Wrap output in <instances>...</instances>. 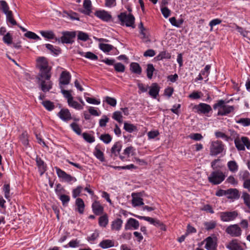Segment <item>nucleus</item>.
I'll return each instance as SVG.
<instances>
[{
    "instance_id": "1",
    "label": "nucleus",
    "mask_w": 250,
    "mask_h": 250,
    "mask_svg": "<svg viewBox=\"0 0 250 250\" xmlns=\"http://www.w3.org/2000/svg\"><path fill=\"white\" fill-rule=\"evenodd\" d=\"M37 62V66L39 69L37 76V83L43 92L49 91L52 87V83L50 80L51 67L48 65L47 59L44 57H39Z\"/></svg>"
},
{
    "instance_id": "2",
    "label": "nucleus",
    "mask_w": 250,
    "mask_h": 250,
    "mask_svg": "<svg viewBox=\"0 0 250 250\" xmlns=\"http://www.w3.org/2000/svg\"><path fill=\"white\" fill-rule=\"evenodd\" d=\"M227 103V102H226L223 100H220L213 105V108L214 109L219 108L217 113L218 115H226L233 111L234 107L233 106L226 105V104Z\"/></svg>"
},
{
    "instance_id": "3",
    "label": "nucleus",
    "mask_w": 250,
    "mask_h": 250,
    "mask_svg": "<svg viewBox=\"0 0 250 250\" xmlns=\"http://www.w3.org/2000/svg\"><path fill=\"white\" fill-rule=\"evenodd\" d=\"M61 38H56V41L62 43L71 44L74 42L76 36L75 31H64Z\"/></svg>"
},
{
    "instance_id": "4",
    "label": "nucleus",
    "mask_w": 250,
    "mask_h": 250,
    "mask_svg": "<svg viewBox=\"0 0 250 250\" xmlns=\"http://www.w3.org/2000/svg\"><path fill=\"white\" fill-rule=\"evenodd\" d=\"M118 18L122 24L125 23L127 27H135L134 26L135 18L132 14L127 15L125 13H122L118 16Z\"/></svg>"
},
{
    "instance_id": "5",
    "label": "nucleus",
    "mask_w": 250,
    "mask_h": 250,
    "mask_svg": "<svg viewBox=\"0 0 250 250\" xmlns=\"http://www.w3.org/2000/svg\"><path fill=\"white\" fill-rule=\"evenodd\" d=\"M224 149V145L220 141H212L210 146V154L216 156L222 153Z\"/></svg>"
},
{
    "instance_id": "6",
    "label": "nucleus",
    "mask_w": 250,
    "mask_h": 250,
    "mask_svg": "<svg viewBox=\"0 0 250 250\" xmlns=\"http://www.w3.org/2000/svg\"><path fill=\"white\" fill-rule=\"evenodd\" d=\"M225 178V174L220 170L212 172L210 176L208 177L209 181L214 185L221 183L224 180Z\"/></svg>"
},
{
    "instance_id": "7",
    "label": "nucleus",
    "mask_w": 250,
    "mask_h": 250,
    "mask_svg": "<svg viewBox=\"0 0 250 250\" xmlns=\"http://www.w3.org/2000/svg\"><path fill=\"white\" fill-rule=\"evenodd\" d=\"M234 143L236 147L239 150H244L245 149V146L248 149L250 147V141L246 137H242L240 139L239 138L235 139Z\"/></svg>"
},
{
    "instance_id": "8",
    "label": "nucleus",
    "mask_w": 250,
    "mask_h": 250,
    "mask_svg": "<svg viewBox=\"0 0 250 250\" xmlns=\"http://www.w3.org/2000/svg\"><path fill=\"white\" fill-rule=\"evenodd\" d=\"M204 241L206 242L205 248L207 250H217V238L214 235L207 237Z\"/></svg>"
},
{
    "instance_id": "9",
    "label": "nucleus",
    "mask_w": 250,
    "mask_h": 250,
    "mask_svg": "<svg viewBox=\"0 0 250 250\" xmlns=\"http://www.w3.org/2000/svg\"><path fill=\"white\" fill-rule=\"evenodd\" d=\"M58 176L62 181L68 183H73L76 181L75 177L71 176L70 175L67 174L65 171L61 169L60 168L55 167Z\"/></svg>"
},
{
    "instance_id": "10",
    "label": "nucleus",
    "mask_w": 250,
    "mask_h": 250,
    "mask_svg": "<svg viewBox=\"0 0 250 250\" xmlns=\"http://www.w3.org/2000/svg\"><path fill=\"white\" fill-rule=\"evenodd\" d=\"M55 192L58 196L59 199L61 201L62 205L63 207L67 206L70 198L69 196L64 194V188H55Z\"/></svg>"
},
{
    "instance_id": "11",
    "label": "nucleus",
    "mask_w": 250,
    "mask_h": 250,
    "mask_svg": "<svg viewBox=\"0 0 250 250\" xmlns=\"http://www.w3.org/2000/svg\"><path fill=\"white\" fill-rule=\"evenodd\" d=\"M226 232L232 237H239L241 234V229L237 224L231 225L227 227Z\"/></svg>"
},
{
    "instance_id": "12",
    "label": "nucleus",
    "mask_w": 250,
    "mask_h": 250,
    "mask_svg": "<svg viewBox=\"0 0 250 250\" xmlns=\"http://www.w3.org/2000/svg\"><path fill=\"white\" fill-rule=\"evenodd\" d=\"M238 215L236 211H225L220 214L221 219L224 222H229L233 220Z\"/></svg>"
},
{
    "instance_id": "13",
    "label": "nucleus",
    "mask_w": 250,
    "mask_h": 250,
    "mask_svg": "<svg viewBox=\"0 0 250 250\" xmlns=\"http://www.w3.org/2000/svg\"><path fill=\"white\" fill-rule=\"evenodd\" d=\"M194 108L197 110L198 113L207 114L212 109L210 105L205 103H200L194 106Z\"/></svg>"
},
{
    "instance_id": "14",
    "label": "nucleus",
    "mask_w": 250,
    "mask_h": 250,
    "mask_svg": "<svg viewBox=\"0 0 250 250\" xmlns=\"http://www.w3.org/2000/svg\"><path fill=\"white\" fill-rule=\"evenodd\" d=\"M226 196L228 199L237 200L239 198L240 194L236 188H228L226 190Z\"/></svg>"
},
{
    "instance_id": "15",
    "label": "nucleus",
    "mask_w": 250,
    "mask_h": 250,
    "mask_svg": "<svg viewBox=\"0 0 250 250\" xmlns=\"http://www.w3.org/2000/svg\"><path fill=\"white\" fill-rule=\"evenodd\" d=\"M36 165L38 167L40 175H42L46 170V165L38 156L36 158Z\"/></svg>"
},
{
    "instance_id": "16",
    "label": "nucleus",
    "mask_w": 250,
    "mask_h": 250,
    "mask_svg": "<svg viewBox=\"0 0 250 250\" xmlns=\"http://www.w3.org/2000/svg\"><path fill=\"white\" fill-rule=\"evenodd\" d=\"M93 213L96 215H100L104 212V208L99 201H94L92 205Z\"/></svg>"
},
{
    "instance_id": "17",
    "label": "nucleus",
    "mask_w": 250,
    "mask_h": 250,
    "mask_svg": "<svg viewBox=\"0 0 250 250\" xmlns=\"http://www.w3.org/2000/svg\"><path fill=\"white\" fill-rule=\"evenodd\" d=\"M139 227V221L134 218H130L127 220L125 225V230H127L130 229L131 228H133L134 229H138Z\"/></svg>"
},
{
    "instance_id": "18",
    "label": "nucleus",
    "mask_w": 250,
    "mask_h": 250,
    "mask_svg": "<svg viewBox=\"0 0 250 250\" xmlns=\"http://www.w3.org/2000/svg\"><path fill=\"white\" fill-rule=\"evenodd\" d=\"M148 88L149 91L148 94L152 98L155 99L159 94L160 87L157 83H153Z\"/></svg>"
},
{
    "instance_id": "19",
    "label": "nucleus",
    "mask_w": 250,
    "mask_h": 250,
    "mask_svg": "<svg viewBox=\"0 0 250 250\" xmlns=\"http://www.w3.org/2000/svg\"><path fill=\"white\" fill-rule=\"evenodd\" d=\"M71 76L68 72L62 71L60 78V84L67 85L69 83Z\"/></svg>"
},
{
    "instance_id": "20",
    "label": "nucleus",
    "mask_w": 250,
    "mask_h": 250,
    "mask_svg": "<svg viewBox=\"0 0 250 250\" xmlns=\"http://www.w3.org/2000/svg\"><path fill=\"white\" fill-rule=\"evenodd\" d=\"M229 250H243V248L237 239H233L226 246Z\"/></svg>"
},
{
    "instance_id": "21",
    "label": "nucleus",
    "mask_w": 250,
    "mask_h": 250,
    "mask_svg": "<svg viewBox=\"0 0 250 250\" xmlns=\"http://www.w3.org/2000/svg\"><path fill=\"white\" fill-rule=\"evenodd\" d=\"M141 193H132V204L134 207L144 205L143 199L140 197Z\"/></svg>"
},
{
    "instance_id": "22",
    "label": "nucleus",
    "mask_w": 250,
    "mask_h": 250,
    "mask_svg": "<svg viewBox=\"0 0 250 250\" xmlns=\"http://www.w3.org/2000/svg\"><path fill=\"white\" fill-rule=\"evenodd\" d=\"M146 221L149 222L151 224H152L154 226L159 228L160 229L163 230H166V226L164 225V224L162 222H161L158 219L153 218L150 217H147Z\"/></svg>"
},
{
    "instance_id": "23",
    "label": "nucleus",
    "mask_w": 250,
    "mask_h": 250,
    "mask_svg": "<svg viewBox=\"0 0 250 250\" xmlns=\"http://www.w3.org/2000/svg\"><path fill=\"white\" fill-rule=\"evenodd\" d=\"M95 16L104 21H108L111 19V16L104 10L98 11L95 12Z\"/></svg>"
},
{
    "instance_id": "24",
    "label": "nucleus",
    "mask_w": 250,
    "mask_h": 250,
    "mask_svg": "<svg viewBox=\"0 0 250 250\" xmlns=\"http://www.w3.org/2000/svg\"><path fill=\"white\" fill-rule=\"evenodd\" d=\"M58 116L63 121H67L71 119V115L67 109H62L58 114Z\"/></svg>"
},
{
    "instance_id": "25",
    "label": "nucleus",
    "mask_w": 250,
    "mask_h": 250,
    "mask_svg": "<svg viewBox=\"0 0 250 250\" xmlns=\"http://www.w3.org/2000/svg\"><path fill=\"white\" fill-rule=\"evenodd\" d=\"M115 243L112 240L105 239L102 240L99 244V246L104 249L110 248L114 246Z\"/></svg>"
},
{
    "instance_id": "26",
    "label": "nucleus",
    "mask_w": 250,
    "mask_h": 250,
    "mask_svg": "<svg viewBox=\"0 0 250 250\" xmlns=\"http://www.w3.org/2000/svg\"><path fill=\"white\" fill-rule=\"evenodd\" d=\"M130 69L132 72L140 75L142 73V68L137 62H132L130 64Z\"/></svg>"
},
{
    "instance_id": "27",
    "label": "nucleus",
    "mask_w": 250,
    "mask_h": 250,
    "mask_svg": "<svg viewBox=\"0 0 250 250\" xmlns=\"http://www.w3.org/2000/svg\"><path fill=\"white\" fill-rule=\"evenodd\" d=\"M123 221L121 219L117 218L112 222L111 229L112 230H119L122 226Z\"/></svg>"
},
{
    "instance_id": "28",
    "label": "nucleus",
    "mask_w": 250,
    "mask_h": 250,
    "mask_svg": "<svg viewBox=\"0 0 250 250\" xmlns=\"http://www.w3.org/2000/svg\"><path fill=\"white\" fill-rule=\"evenodd\" d=\"M170 58V54L168 52L164 50L160 52L159 54L154 58V59L156 61H161L164 59H169Z\"/></svg>"
},
{
    "instance_id": "29",
    "label": "nucleus",
    "mask_w": 250,
    "mask_h": 250,
    "mask_svg": "<svg viewBox=\"0 0 250 250\" xmlns=\"http://www.w3.org/2000/svg\"><path fill=\"white\" fill-rule=\"evenodd\" d=\"M76 205L77 207V211L80 213L83 214L84 209V203L83 200L80 198L76 200Z\"/></svg>"
},
{
    "instance_id": "30",
    "label": "nucleus",
    "mask_w": 250,
    "mask_h": 250,
    "mask_svg": "<svg viewBox=\"0 0 250 250\" xmlns=\"http://www.w3.org/2000/svg\"><path fill=\"white\" fill-rule=\"evenodd\" d=\"M122 145L121 143L119 142H116L111 148V152L112 154L114 155L115 156H117L119 154Z\"/></svg>"
},
{
    "instance_id": "31",
    "label": "nucleus",
    "mask_w": 250,
    "mask_h": 250,
    "mask_svg": "<svg viewBox=\"0 0 250 250\" xmlns=\"http://www.w3.org/2000/svg\"><path fill=\"white\" fill-rule=\"evenodd\" d=\"M83 6L85 9L83 13L86 15H90L91 13L92 6L90 0H84Z\"/></svg>"
},
{
    "instance_id": "32",
    "label": "nucleus",
    "mask_w": 250,
    "mask_h": 250,
    "mask_svg": "<svg viewBox=\"0 0 250 250\" xmlns=\"http://www.w3.org/2000/svg\"><path fill=\"white\" fill-rule=\"evenodd\" d=\"M108 223V216L106 214L100 216L99 218V225L100 226L105 228Z\"/></svg>"
},
{
    "instance_id": "33",
    "label": "nucleus",
    "mask_w": 250,
    "mask_h": 250,
    "mask_svg": "<svg viewBox=\"0 0 250 250\" xmlns=\"http://www.w3.org/2000/svg\"><path fill=\"white\" fill-rule=\"evenodd\" d=\"M69 106L77 110H81L83 108V106L79 104L77 102L73 100V98L67 102Z\"/></svg>"
},
{
    "instance_id": "34",
    "label": "nucleus",
    "mask_w": 250,
    "mask_h": 250,
    "mask_svg": "<svg viewBox=\"0 0 250 250\" xmlns=\"http://www.w3.org/2000/svg\"><path fill=\"white\" fill-rule=\"evenodd\" d=\"M229 169L232 172H235L238 170V166L235 161H230L228 163Z\"/></svg>"
},
{
    "instance_id": "35",
    "label": "nucleus",
    "mask_w": 250,
    "mask_h": 250,
    "mask_svg": "<svg viewBox=\"0 0 250 250\" xmlns=\"http://www.w3.org/2000/svg\"><path fill=\"white\" fill-rule=\"evenodd\" d=\"M40 34L43 37L48 39H53L55 36L53 32L52 31H41Z\"/></svg>"
},
{
    "instance_id": "36",
    "label": "nucleus",
    "mask_w": 250,
    "mask_h": 250,
    "mask_svg": "<svg viewBox=\"0 0 250 250\" xmlns=\"http://www.w3.org/2000/svg\"><path fill=\"white\" fill-rule=\"evenodd\" d=\"M99 47L104 52H108L113 48L112 45L105 43H100Z\"/></svg>"
},
{
    "instance_id": "37",
    "label": "nucleus",
    "mask_w": 250,
    "mask_h": 250,
    "mask_svg": "<svg viewBox=\"0 0 250 250\" xmlns=\"http://www.w3.org/2000/svg\"><path fill=\"white\" fill-rule=\"evenodd\" d=\"M94 153L96 158L100 161L102 162H104V161L103 152L101 151L97 147H95Z\"/></svg>"
},
{
    "instance_id": "38",
    "label": "nucleus",
    "mask_w": 250,
    "mask_h": 250,
    "mask_svg": "<svg viewBox=\"0 0 250 250\" xmlns=\"http://www.w3.org/2000/svg\"><path fill=\"white\" fill-rule=\"evenodd\" d=\"M99 232L95 230L94 232L90 236L87 237V240L91 243H93L99 236Z\"/></svg>"
},
{
    "instance_id": "39",
    "label": "nucleus",
    "mask_w": 250,
    "mask_h": 250,
    "mask_svg": "<svg viewBox=\"0 0 250 250\" xmlns=\"http://www.w3.org/2000/svg\"><path fill=\"white\" fill-rule=\"evenodd\" d=\"M124 128L127 132L131 133L137 130L136 127L133 124H129L125 122L124 123Z\"/></svg>"
},
{
    "instance_id": "40",
    "label": "nucleus",
    "mask_w": 250,
    "mask_h": 250,
    "mask_svg": "<svg viewBox=\"0 0 250 250\" xmlns=\"http://www.w3.org/2000/svg\"><path fill=\"white\" fill-rule=\"evenodd\" d=\"M205 229L207 230L212 229L216 226V223L214 221L206 222L204 223Z\"/></svg>"
},
{
    "instance_id": "41",
    "label": "nucleus",
    "mask_w": 250,
    "mask_h": 250,
    "mask_svg": "<svg viewBox=\"0 0 250 250\" xmlns=\"http://www.w3.org/2000/svg\"><path fill=\"white\" fill-rule=\"evenodd\" d=\"M155 69L152 64H148L147 65L146 73L147 77L148 79L152 78L153 73Z\"/></svg>"
},
{
    "instance_id": "42",
    "label": "nucleus",
    "mask_w": 250,
    "mask_h": 250,
    "mask_svg": "<svg viewBox=\"0 0 250 250\" xmlns=\"http://www.w3.org/2000/svg\"><path fill=\"white\" fill-rule=\"evenodd\" d=\"M237 124H241L244 126H247L250 125V118H240L236 120Z\"/></svg>"
},
{
    "instance_id": "43",
    "label": "nucleus",
    "mask_w": 250,
    "mask_h": 250,
    "mask_svg": "<svg viewBox=\"0 0 250 250\" xmlns=\"http://www.w3.org/2000/svg\"><path fill=\"white\" fill-rule=\"evenodd\" d=\"M24 36L27 38L35 40H40V38L35 33L31 31H27L24 34Z\"/></svg>"
},
{
    "instance_id": "44",
    "label": "nucleus",
    "mask_w": 250,
    "mask_h": 250,
    "mask_svg": "<svg viewBox=\"0 0 250 250\" xmlns=\"http://www.w3.org/2000/svg\"><path fill=\"white\" fill-rule=\"evenodd\" d=\"M0 3L1 6V9L5 15L11 11L9 10V7L6 1L1 0L0 1Z\"/></svg>"
},
{
    "instance_id": "45",
    "label": "nucleus",
    "mask_w": 250,
    "mask_h": 250,
    "mask_svg": "<svg viewBox=\"0 0 250 250\" xmlns=\"http://www.w3.org/2000/svg\"><path fill=\"white\" fill-rule=\"evenodd\" d=\"M46 47L55 55H58L60 52V49L59 48H55L50 44H45Z\"/></svg>"
},
{
    "instance_id": "46",
    "label": "nucleus",
    "mask_w": 250,
    "mask_h": 250,
    "mask_svg": "<svg viewBox=\"0 0 250 250\" xmlns=\"http://www.w3.org/2000/svg\"><path fill=\"white\" fill-rule=\"evenodd\" d=\"M79 246V241L77 239L72 240L70 241L68 244L64 245V248H67L68 247L71 248H77Z\"/></svg>"
},
{
    "instance_id": "47",
    "label": "nucleus",
    "mask_w": 250,
    "mask_h": 250,
    "mask_svg": "<svg viewBox=\"0 0 250 250\" xmlns=\"http://www.w3.org/2000/svg\"><path fill=\"white\" fill-rule=\"evenodd\" d=\"M100 139L105 144H109L112 140V137L108 134H102Z\"/></svg>"
},
{
    "instance_id": "48",
    "label": "nucleus",
    "mask_w": 250,
    "mask_h": 250,
    "mask_svg": "<svg viewBox=\"0 0 250 250\" xmlns=\"http://www.w3.org/2000/svg\"><path fill=\"white\" fill-rule=\"evenodd\" d=\"M89 39V36L87 34L84 33L82 31H79L78 34V39L83 41H86Z\"/></svg>"
},
{
    "instance_id": "49",
    "label": "nucleus",
    "mask_w": 250,
    "mask_h": 250,
    "mask_svg": "<svg viewBox=\"0 0 250 250\" xmlns=\"http://www.w3.org/2000/svg\"><path fill=\"white\" fill-rule=\"evenodd\" d=\"M43 105L49 111H51L54 108L53 103L49 101H45L42 102Z\"/></svg>"
},
{
    "instance_id": "50",
    "label": "nucleus",
    "mask_w": 250,
    "mask_h": 250,
    "mask_svg": "<svg viewBox=\"0 0 250 250\" xmlns=\"http://www.w3.org/2000/svg\"><path fill=\"white\" fill-rule=\"evenodd\" d=\"M122 117V114L120 111H115L113 114L112 118L120 123L123 122Z\"/></svg>"
},
{
    "instance_id": "51",
    "label": "nucleus",
    "mask_w": 250,
    "mask_h": 250,
    "mask_svg": "<svg viewBox=\"0 0 250 250\" xmlns=\"http://www.w3.org/2000/svg\"><path fill=\"white\" fill-rule=\"evenodd\" d=\"M6 20L7 21L10 22L13 25H17V22L13 18L12 11L6 14Z\"/></svg>"
},
{
    "instance_id": "52",
    "label": "nucleus",
    "mask_w": 250,
    "mask_h": 250,
    "mask_svg": "<svg viewBox=\"0 0 250 250\" xmlns=\"http://www.w3.org/2000/svg\"><path fill=\"white\" fill-rule=\"evenodd\" d=\"M114 68L118 72H124L125 70V66L122 63L118 62L114 64Z\"/></svg>"
},
{
    "instance_id": "53",
    "label": "nucleus",
    "mask_w": 250,
    "mask_h": 250,
    "mask_svg": "<svg viewBox=\"0 0 250 250\" xmlns=\"http://www.w3.org/2000/svg\"><path fill=\"white\" fill-rule=\"evenodd\" d=\"M2 40L3 42L7 44H10L12 42V37L9 33H7L4 35Z\"/></svg>"
},
{
    "instance_id": "54",
    "label": "nucleus",
    "mask_w": 250,
    "mask_h": 250,
    "mask_svg": "<svg viewBox=\"0 0 250 250\" xmlns=\"http://www.w3.org/2000/svg\"><path fill=\"white\" fill-rule=\"evenodd\" d=\"M244 203L247 207H250V195L247 192H243L242 196Z\"/></svg>"
},
{
    "instance_id": "55",
    "label": "nucleus",
    "mask_w": 250,
    "mask_h": 250,
    "mask_svg": "<svg viewBox=\"0 0 250 250\" xmlns=\"http://www.w3.org/2000/svg\"><path fill=\"white\" fill-rule=\"evenodd\" d=\"M61 88H62L61 92L64 97L67 99V102L73 98L71 94V91L63 89L62 86H61Z\"/></svg>"
},
{
    "instance_id": "56",
    "label": "nucleus",
    "mask_w": 250,
    "mask_h": 250,
    "mask_svg": "<svg viewBox=\"0 0 250 250\" xmlns=\"http://www.w3.org/2000/svg\"><path fill=\"white\" fill-rule=\"evenodd\" d=\"M188 137L191 139H192L195 141L201 140L203 138V137L200 133H198L190 134L188 136Z\"/></svg>"
},
{
    "instance_id": "57",
    "label": "nucleus",
    "mask_w": 250,
    "mask_h": 250,
    "mask_svg": "<svg viewBox=\"0 0 250 250\" xmlns=\"http://www.w3.org/2000/svg\"><path fill=\"white\" fill-rule=\"evenodd\" d=\"M83 139L88 143H91L94 142L95 139L94 137H92L87 133H83Z\"/></svg>"
},
{
    "instance_id": "58",
    "label": "nucleus",
    "mask_w": 250,
    "mask_h": 250,
    "mask_svg": "<svg viewBox=\"0 0 250 250\" xmlns=\"http://www.w3.org/2000/svg\"><path fill=\"white\" fill-rule=\"evenodd\" d=\"M105 101L108 104L112 106H115L117 104V101L115 99L108 96L105 97Z\"/></svg>"
},
{
    "instance_id": "59",
    "label": "nucleus",
    "mask_w": 250,
    "mask_h": 250,
    "mask_svg": "<svg viewBox=\"0 0 250 250\" xmlns=\"http://www.w3.org/2000/svg\"><path fill=\"white\" fill-rule=\"evenodd\" d=\"M70 126L73 130L78 135L81 134V129L78 124L75 123H73L70 125Z\"/></svg>"
},
{
    "instance_id": "60",
    "label": "nucleus",
    "mask_w": 250,
    "mask_h": 250,
    "mask_svg": "<svg viewBox=\"0 0 250 250\" xmlns=\"http://www.w3.org/2000/svg\"><path fill=\"white\" fill-rule=\"evenodd\" d=\"M109 121V118L105 115L103 116V118L99 121V125L101 127L106 126V123Z\"/></svg>"
},
{
    "instance_id": "61",
    "label": "nucleus",
    "mask_w": 250,
    "mask_h": 250,
    "mask_svg": "<svg viewBox=\"0 0 250 250\" xmlns=\"http://www.w3.org/2000/svg\"><path fill=\"white\" fill-rule=\"evenodd\" d=\"M236 29L237 31L241 35H242L244 37H247V36L248 35V33H249V31H246V30L243 29L242 27L238 26H236Z\"/></svg>"
},
{
    "instance_id": "62",
    "label": "nucleus",
    "mask_w": 250,
    "mask_h": 250,
    "mask_svg": "<svg viewBox=\"0 0 250 250\" xmlns=\"http://www.w3.org/2000/svg\"><path fill=\"white\" fill-rule=\"evenodd\" d=\"M215 136L217 138H221L224 139L226 141H229V137L227 136L225 133L220 132V131H216L215 133Z\"/></svg>"
},
{
    "instance_id": "63",
    "label": "nucleus",
    "mask_w": 250,
    "mask_h": 250,
    "mask_svg": "<svg viewBox=\"0 0 250 250\" xmlns=\"http://www.w3.org/2000/svg\"><path fill=\"white\" fill-rule=\"evenodd\" d=\"M84 57L91 60H96L98 59V56L91 52L85 53Z\"/></svg>"
},
{
    "instance_id": "64",
    "label": "nucleus",
    "mask_w": 250,
    "mask_h": 250,
    "mask_svg": "<svg viewBox=\"0 0 250 250\" xmlns=\"http://www.w3.org/2000/svg\"><path fill=\"white\" fill-rule=\"evenodd\" d=\"M226 182L230 184L232 186H236L237 184V181L232 176H229L226 180Z\"/></svg>"
}]
</instances>
